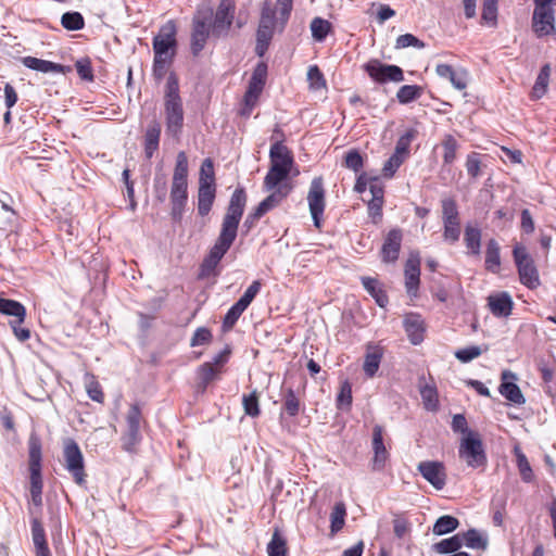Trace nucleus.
<instances>
[{"mask_svg": "<svg viewBox=\"0 0 556 556\" xmlns=\"http://www.w3.org/2000/svg\"><path fill=\"white\" fill-rule=\"evenodd\" d=\"M311 30L313 38L316 41L321 42L331 30V23L321 17H315L311 22Z\"/></svg>", "mask_w": 556, "mask_h": 556, "instance_id": "46", "label": "nucleus"}, {"mask_svg": "<svg viewBox=\"0 0 556 556\" xmlns=\"http://www.w3.org/2000/svg\"><path fill=\"white\" fill-rule=\"evenodd\" d=\"M488 307L495 317L505 318L511 314L514 302L510 294L503 291L488 296Z\"/></svg>", "mask_w": 556, "mask_h": 556, "instance_id": "19", "label": "nucleus"}, {"mask_svg": "<svg viewBox=\"0 0 556 556\" xmlns=\"http://www.w3.org/2000/svg\"><path fill=\"white\" fill-rule=\"evenodd\" d=\"M508 379L516 380L517 377L511 371L505 370L502 374V383L498 388L500 393L508 401L516 405H522L526 402V399L520 390V388L514 382L508 381Z\"/></svg>", "mask_w": 556, "mask_h": 556, "instance_id": "20", "label": "nucleus"}, {"mask_svg": "<svg viewBox=\"0 0 556 556\" xmlns=\"http://www.w3.org/2000/svg\"><path fill=\"white\" fill-rule=\"evenodd\" d=\"M127 431L122 437L123 448L127 452H132L136 445L141 440L140 434V422H141V410L137 404L130 406L127 416Z\"/></svg>", "mask_w": 556, "mask_h": 556, "instance_id": "14", "label": "nucleus"}, {"mask_svg": "<svg viewBox=\"0 0 556 556\" xmlns=\"http://www.w3.org/2000/svg\"><path fill=\"white\" fill-rule=\"evenodd\" d=\"M0 314L13 316L16 319L20 318V321H24L26 308L17 301L0 298Z\"/></svg>", "mask_w": 556, "mask_h": 556, "instance_id": "38", "label": "nucleus"}, {"mask_svg": "<svg viewBox=\"0 0 556 556\" xmlns=\"http://www.w3.org/2000/svg\"><path fill=\"white\" fill-rule=\"evenodd\" d=\"M64 465L78 485L86 483V471L83 453L73 439H66L63 447Z\"/></svg>", "mask_w": 556, "mask_h": 556, "instance_id": "7", "label": "nucleus"}, {"mask_svg": "<svg viewBox=\"0 0 556 556\" xmlns=\"http://www.w3.org/2000/svg\"><path fill=\"white\" fill-rule=\"evenodd\" d=\"M276 25L275 10L268 4L262 9L261 20L257 28L256 53L262 56L267 50L274 35Z\"/></svg>", "mask_w": 556, "mask_h": 556, "instance_id": "12", "label": "nucleus"}, {"mask_svg": "<svg viewBox=\"0 0 556 556\" xmlns=\"http://www.w3.org/2000/svg\"><path fill=\"white\" fill-rule=\"evenodd\" d=\"M213 10H198L192 20V31L190 48L193 55H198L205 47L206 41L212 37Z\"/></svg>", "mask_w": 556, "mask_h": 556, "instance_id": "5", "label": "nucleus"}, {"mask_svg": "<svg viewBox=\"0 0 556 556\" xmlns=\"http://www.w3.org/2000/svg\"><path fill=\"white\" fill-rule=\"evenodd\" d=\"M422 89L416 85H404L396 93L400 103L407 104L421 96Z\"/></svg>", "mask_w": 556, "mask_h": 556, "instance_id": "50", "label": "nucleus"}, {"mask_svg": "<svg viewBox=\"0 0 556 556\" xmlns=\"http://www.w3.org/2000/svg\"><path fill=\"white\" fill-rule=\"evenodd\" d=\"M29 472H41V441L31 434L28 440Z\"/></svg>", "mask_w": 556, "mask_h": 556, "instance_id": "36", "label": "nucleus"}, {"mask_svg": "<svg viewBox=\"0 0 556 556\" xmlns=\"http://www.w3.org/2000/svg\"><path fill=\"white\" fill-rule=\"evenodd\" d=\"M403 233L400 228L391 229L383 241L380 254L384 263H394L399 258Z\"/></svg>", "mask_w": 556, "mask_h": 556, "instance_id": "18", "label": "nucleus"}, {"mask_svg": "<svg viewBox=\"0 0 556 556\" xmlns=\"http://www.w3.org/2000/svg\"><path fill=\"white\" fill-rule=\"evenodd\" d=\"M420 395L428 410H435L438 408V393L434 387L425 384L420 388Z\"/></svg>", "mask_w": 556, "mask_h": 556, "instance_id": "53", "label": "nucleus"}, {"mask_svg": "<svg viewBox=\"0 0 556 556\" xmlns=\"http://www.w3.org/2000/svg\"><path fill=\"white\" fill-rule=\"evenodd\" d=\"M463 545L471 549L485 551L489 545V539L486 534L481 533L476 529H469L466 532H459Z\"/></svg>", "mask_w": 556, "mask_h": 556, "instance_id": "30", "label": "nucleus"}, {"mask_svg": "<svg viewBox=\"0 0 556 556\" xmlns=\"http://www.w3.org/2000/svg\"><path fill=\"white\" fill-rule=\"evenodd\" d=\"M242 406L245 415L255 418L261 414L260 402H258V392L257 390H253L249 394H243L242 396Z\"/></svg>", "mask_w": 556, "mask_h": 556, "instance_id": "45", "label": "nucleus"}, {"mask_svg": "<svg viewBox=\"0 0 556 556\" xmlns=\"http://www.w3.org/2000/svg\"><path fill=\"white\" fill-rule=\"evenodd\" d=\"M267 75V67L265 64H258L252 74V77L249 81L248 89L243 99V108L241 110V115L250 116L253 108L255 106L263 88L265 86Z\"/></svg>", "mask_w": 556, "mask_h": 556, "instance_id": "9", "label": "nucleus"}, {"mask_svg": "<svg viewBox=\"0 0 556 556\" xmlns=\"http://www.w3.org/2000/svg\"><path fill=\"white\" fill-rule=\"evenodd\" d=\"M549 76H551V66L549 64H545L542 66L538 77H536V80H535V84L532 88V98L534 99H540L542 98L546 90H547V86H548V81H549Z\"/></svg>", "mask_w": 556, "mask_h": 556, "instance_id": "39", "label": "nucleus"}, {"mask_svg": "<svg viewBox=\"0 0 556 556\" xmlns=\"http://www.w3.org/2000/svg\"><path fill=\"white\" fill-rule=\"evenodd\" d=\"M291 189V185L285 184L280 185L274 190H270L271 193L257 205L258 213L266 214L268 211L279 205L281 201L290 193Z\"/></svg>", "mask_w": 556, "mask_h": 556, "instance_id": "25", "label": "nucleus"}, {"mask_svg": "<svg viewBox=\"0 0 556 556\" xmlns=\"http://www.w3.org/2000/svg\"><path fill=\"white\" fill-rule=\"evenodd\" d=\"M61 24L68 30H79L84 27V17L78 12H66L61 17Z\"/></svg>", "mask_w": 556, "mask_h": 556, "instance_id": "51", "label": "nucleus"}, {"mask_svg": "<svg viewBox=\"0 0 556 556\" xmlns=\"http://www.w3.org/2000/svg\"><path fill=\"white\" fill-rule=\"evenodd\" d=\"M283 408L290 417L300 413L301 403L292 388L283 390Z\"/></svg>", "mask_w": 556, "mask_h": 556, "instance_id": "47", "label": "nucleus"}, {"mask_svg": "<svg viewBox=\"0 0 556 556\" xmlns=\"http://www.w3.org/2000/svg\"><path fill=\"white\" fill-rule=\"evenodd\" d=\"M481 17L488 24H491V25L496 24V18H497V1L496 0H484Z\"/></svg>", "mask_w": 556, "mask_h": 556, "instance_id": "59", "label": "nucleus"}, {"mask_svg": "<svg viewBox=\"0 0 556 556\" xmlns=\"http://www.w3.org/2000/svg\"><path fill=\"white\" fill-rule=\"evenodd\" d=\"M290 172L278 167L277 165H270L264 178V187L267 191L278 188L280 185H285V180L288 178Z\"/></svg>", "mask_w": 556, "mask_h": 556, "instance_id": "35", "label": "nucleus"}, {"mask_svg": "<svg viewBox=\"0 0 556 556\" xmlns=\"http://www.w3.org/2000/svg\"><path fill=\"white\" fill-rule=\"evenodd\" d=\"M460 538L462 536L459 533H457L448 539L441 540L440 542L433 544V549L439 554L457 552L463 546Z\"/></svg>", "mask_w": 556, "mask_h": 556, "instance_id": "44", "label": "nucleus"}, {"mask_svg": "<svg viewBox=\"0 0 556 556\" xmlns=\"http://www.w3.org/2000/svg\"><path fill=\"white\" fill-rule=\"evenodd\" d=\"M458 453L462 458L466 459L469 467L478 468L486 463L482 441L472 432H468L467 437L462 440Z\"/></svg>", "mask_w": 556, "mask_h": 556, "instance_id": "10", "label": "nucleus"}, {"mask_svg": "<svg viewBox=\"0 0 556 556\" xmlns=\"http://www.w3.org/2000/svg\"><path fill=\"white\" fill-rule=\"evenodd\" d=\"M372 448L375 453L372 459V468L375 470H380L384 466L388 452L383 444V429L379 425H376L372 430Z\"/></svg>", "mask_w": 556, "mask_h": 556, "instance_id": "23", "label": "nucleus"}, {"mask_svg": "<svg viewBox=\"0 0 556 556\" xmlns=\"http://www.w3.org/2000/svg\"><path fill=\"white\" fill-rule=\"evenodd\" d=\"M361 280L364 289L375 299L376 303L380 307H384L388 304V296L379 287V281L371 277H362Z\"/></svg>", "mask_w": 556, "mask_h": 556, "instance_id": "37", "label": "nucleus"}, {"mask_svg": "<svg viewBox=\"0 0 556 556\" xmlns=\"http://www.w3.org/2000/svg\"><path fill=\"white\" fill-rule=\"evenodd\" d=\"M345 507L343 504H337L331 513V531L338 532L344 525Z\"/></svg>", "mask_w": 556, "mask_h": 556, "instance_id": "61", "label": "nucleus"}, {"mask_svg": "<svg viewBox=\"0 0 556 556\" xmlns=\"http://www.w3.org/2000/svg\"><path fill=\"white\" fill-rule=\"evenodd\" d=\"M215 185L214 164L211 159H205L200 167L199 185Z\"/></svg>", "mask_w": 556, "mask_h": 556, "instance_id": "54", "label": "nucleus"}, {"mask_svg": "<svg viewBox=\"0 0 556 556\" xmlns=\"http://www.w3.org/2000/svg\"><path fill=\"white\" fill-rule=\"evenodd\" d=\"M344 165L349 169H352L355 173H357V172H359L362 169V167L364 165V161H363V157H362V155L359 154V152L357 150H350L345 154Z\"/></svg>", "mask_w": 556, "mask_h": 556, "instance_id": "62", "label": "nucleus"}, {"mask_svg": "<svg viewBox=\"0 0 556 556\" xmlns=\"http://www.w3.org/2000/svg\"><path fill=\"white\" fill-rule=\"evenodd\" d=\"M188 157L184 151L178 152L174 168L170 202L172 215L176 218L181 215L188 199Z\"/></svg>", "mask_w": 556, "mask_h": 556, "instance_id": "3", "label": "nucleus"}, {"mask_svg": "<svg viewBox=\"0 0 556 556\" xmlns=\"http://www.w3.org/2000/svg\"><path fill=\"white\" fill-rule=\"evenodd\" d=\"M484 266L488 271L497 274L501 268V247L495 239L486 243Z\"/></svg>", "mask_w": 556, "mask_h": 556, "instance_id": "27", "label": "nucleus"}, {"mask_svg": "<svg viewBox=\"0 0 556 556\" xmlns=\"http://www.w3.org/2000/svg\"><path fill=\"white\" fill-rule=\"evenodd\" d=\"M481 230L471 224L466 225L464 233V242L468 250V254L479 256L481 252Z\"/></svg>", "mask_w": 556, "mask_h": 556, "instance_id": "31", "label": "nucleus"}, {"mask_svg": "<svg viewBox=\"0 0 556 556\" xmlns=\"http://www.w3.org/2000/svg\"><path fill=\"white\" fill-rule=\"evenodd\" d=\"M482 354L480 346L471 345L464 349H459L455 352V357L462 363H469L472 359L479 357Z\"/></svg>", "mask_w": 556, "mask_h": 556, "instance_id": "60", "label": "nucleus"}, {"mask_svg": "<svg viewBox=\"0 0 556 556\" xmlns=\"http://www.w3.org/2000/svg\"><path fill=\"white\" fill-rule=\"evenodd\" d=\"M235 7L231 0H222L212 18V37L218 38L228 33L233 20Z\"/></svg>", "mask_w": 556, "mask_h": 556, "instance_id": "15", "label": "nucleus"}, {"mask_svg": "<svg viewBox=\"0 0 556 556\" xmlns=\"http://www.w3.org/2000/svg\"><path fill=\"white\" fill-rule=\"evenodd\" d=\"M220 374H222L220 370L218 368H215L214 364H212V363L202 364L197 370L198 389L201 392H204L206 390V388L208 387V384L212 381H214L215 379H217Z\"/></svg>", "mask_w": 556, "mask_h": 556, "instance_id": "33", "label": "nucleus"}, {"mask_svg": "<svg viewBox=\"0 0 556 556\" xmlns=\"http://www.w3.org/2000/svg\"><path fill=\"white\" fill-rule=\"evenodd\" d=\"M352 404V389L349 382L341 386L340 393L337 396V406L340 409L350 408Z\"/></svg>", "mask_w": 556, "mask_h": 556, "instance_id": "64", "label": "nucleus"}, {"mask_svg": "<svg viewBox=\"0 0 556 556\" xmlns=\"http://www.w3.org/2000/svg\"><path fill=\"white\" fill-rule=\"evenodd\" d=\"M215 185H199L198 212L201 216H205L210 213L213 202L215 200Z\"/></svg>", "mask_w": 556, "mask_h": 556, "instance_id": "26", "label": "nucleus"}, {"mask_svg": "<svg viewBox=\"0 0 556 556\" xmlns=\"http://www.w3.org/2000/svg\"><path fill=\"white\" fill-rule=\"evenodd\" d=\"M22 63L27 68L41 73H64L63 65L35 56H25L22 59Z\"/></svg>", "mask_w": 556, "mask_h": 556, "instance_id": "28", "label": "nucleus"}, {"mask_svg": "<svg viewBox=\"0 0 556 556\" xmlns=\"http://www.w3.org/2000/svg\"><path fill=\"white\" fill-rule=\"evenodd\" d=\"M164 113L167 134L178 137L184 126V108L178 78L174 73L169 74L165 86Z\"/></svg>", "mask_w": 556, "mask_h": 556, "instance_id": "2", "label": "nucleus"}, {"mask_svg": "<svg viewBox=\"0 0 556 556\" xmlns=\"http://www.w3.org/2000/svg\"><path fill=\"white\" fill-rule=\"evenodd\" d=\"M459 526L457 518L451 515H444L437 519L433 525L432 531L435 535H444L453 532Z\"/></svg>", "mask_w": 556, "mask_h": 556, "instance_id": "40", "label": "nucleus"}, {"mask_svg": "<svg viewBox=\"0 0 556 556\" xmlns=\"http://www.w3.org/2000/svg\"><path fill=\"white\" fill-rule=\"evenodd\" d=\"M30 498L35 506L42 505V476L41 472H29Z\"/></svg>", "mask_w": 556, "mask_h": 556, "instance_id": "43", "label": "nucleus"}, {"mask_svg": "<svg viewBox=\"0 0 556 556\" xmlns=\"http://www.w3.org/2000/svg\"><path fill=\"white\" fill-rule=\"evenodd\" d=\"M382 350L379 346H369L365 356L363 369L367 377L372 378L379 369L382 359Z\"/></svg>", "mask_w": 556, "mask_h": 556, "instance_id": "34", "label": "nucleus"}, {"mask_svg": "<svg viewBox=\"0 0 556 556\" xmlns=\"http://www.w3.org/2000/svg\"><path fill=\"white\" fill-rule=\"evenodd\" d=\"M364 70L372 80L379 84L387 81L400 83L404 80V74L400 66L383 64L377 59L369 60L364 65Z\"/></svg>", "mask_w": 556, "mask_h": 556, "instance_id": "11", "label": "nucleus"}, {"mask_svg": "<svg viewBox=\"0 0 556 556\" xmlns=\"http://www.w3.org/2000/svg\"><path fill=\"white\" fill-rule=\"evenodd\" d=\"M442 206V220L459 219V212L456 201L452 198H446L441 201Z\"/></svg>", "mask_w": 556, "mask_h": 556, "instance_id": "55", "label": "nucleus"}, {"mask_svg": "<svg viewBox=\"0 0 556 556\" xmlns=\"http://www.w3.org/2000/svg\"><path fill=\"white\" fill-rule=\"evenodd\" d=\"M515 454L517 458V466L522 480L525 482H531L533 479V471L526 455L518 447L515 448Z\"/></svg>", "mask_w": 556, "mask_h": 556, "instance_id": "52", "label": "nucleus"}, {"mask_svg": "<svg viewBox=\"0 0 556 556\" xmlns=\"http://www.w3.org/2000/svg\"><path fill=\"white\" fill-rule=\"evenodd\" d=\"M513 256L520 282L529 289H536L540 286L539 271L526 247L517 243L513 249Z\"/></svg>", "mask_w": 556, "mask_h": 556, "instance_id": "6", "label": "nucleus"}, {"mask_svg": "<svg viewBox=\"0 0 556 556\" xmlns=\"http://www.w3.org/2000/svg\"><path fill=\"white\" fill-rule=\"evenodd\" d=\"M404 162L403 155L392 154L384 163L382 173L384 177L391 178Z\"/></svg>", "mask_w": 556, "mask_h": 556, "instance_id": "63", "label": "nucleus"}, {"mask_svg": "<svg viewBox=\"0 0 556 556\" xmlns=\"http://www.w3.org/2000/svg\"><path fill=\"white\" fill-rule=\"evenodd\" d=\"M213 340L211 330L206 327H199L195 329L193 336L190 339V346H200L210 344Z\"/></svg>", "mask_w": 556, "mask_h": 556, "instance_id": "56", "label": "nucleus"}, {"mask_svg": "<svg viewBox=\"0 0 556 556\" xmlns=\"http://www.w3.org/2000/svg\"><path fill=\"white\" fill-rule=\"evenodd\" d=\"M307 80L311 89L318 90L326 87V80L318 66H309L307 71Z\"/></svg>", "mask_w": 556, "mask_h": 556, "instance_id": "57", "label": "nucleus"}, {"mask_svg": "<svg viewBox=\"0 0 556 556\" xmlns=\"http://www.w3.org/2000/svg\"><path fill=\"white\" fill-rule=\"evenodd\" d=\"M420 475L437 490H442L446 483L444 465L440 462L426 460L418 464Z\"/></svg>", "mask_w": 556, "mask_h": 556, "instance_id": "16", "label": "nucleus"}, {"mask_svg": "<svg viewBox=\"0 0 556 556\" xmlns=\"http://www.w3.org/2000/svg\"><path fill=\"white\" fill-rule=\"evenodd\" d=\"M443 222V239L454 244L459 240L460 237V220H442Z\"/></svg>", "mask_w": 556, "mask_h": 556, "instance_id": "49", "label": "nucleus"}, {"mask_svg": "<svg viewBox=\"0 0 556 556\" xmlns=\"http://www.w3.org/2000/svg\"><path fill=\"white\" fill-rule=\"evenodd\" d=\"M437 74L445 79H448L454 88L457 90H465L468 85V72L466 70H454L447 64H438L435 67Z\"/></svg>", "mask_w": 556, "mask_h": 556, "instance_id": "21", "label": "nucleus"}, {"mask_svg": "<svg viewBox=\"0 0 556 556\" xmlns=\"http://www.w3.org/2000/svg\"><path fill=\"white\" fill-rule=\"evenodd\" d=\"M425 42L419 40L413 34H404L396 38L395 49H405L408 47H414L416 49L425 48Z\"/></svg>", "mask_w": 556, "mask_h": 556, "instance_id": "58", "label": "nucleus"}, {"mask_svg": "<svg viewBox=\"0 0 556 556\" xmlns=\"http://www.w3.org/2000/svg\"><path fill=\"white\" fill-rule=\"evenodd\" d=\"M31 536L36 547V556H51L46 541L45 529L38 519H33L31 521Z\"/></svg>", "mask_w": 556, "mask_h": 556, "instance_id": "32", "label": "nucleus"}, {"mask_svg": "<svg viewBox=\"0 0 556 556\" xmlns=\"http://www.w3.org/2000/svg\"><path fill=\"white\" fill-rule=\"evenodd\" d=\"M85 387L88 393V396L98 403H102L104 401V394L102 392L100 383L97 381L96 377L91 374L85 375Z\"/></svg>", "mask_w": 556, "mask_h": 556, "instance_id": "48", "label": "nucleus"}, {"mask_svg": "<svg viewBox=\"0 0 556 556\" xmlns=\"http://www.w3.org/2000/svg\"><path fill=\"white\" fill-rule=\"evenodd\" d=\"M443 165H451L456 160V152L459 148L457 140L452 135H445L442 140Z\"/></svg>", "mask_w": 556, "mask_h": 556, "instance_id": "41", "label": "nucleus"}, {"mask_svg": "<svg viewBox=\"0 0 556 556\" xmlns=\"http://www.w3.org/2000/svg\"><path fill=\"white\" fill-rule=\"evenodd\" d=\"M160 136V123L156 121L151 122L144 135V153L148 159H151L154 152L159 149Z\"/></svg>", "mask_w": 556, "mask_h": 556, "instance_id": "29", "label": "nucleus"}, {"mask_svg": "<svg viewBox=\"0 0 556 556\" xmlns=\"http://www.w3.org/2000/svg\"><path fill=\"white\" fill-rule=\"evenodd\" d=\"M245 204V190L242 187L237 188L231 194L227 212L223 218L219 236L201 265L204 275H208L216 268L236 240Z\"/></svg>", "mask_w": 556, "mask_h": 556, "instance_id": "1", "label": "nucleus"}, {"mask_svg": "<svg viewBox=\"0 0 556 556\" xmlns=\"http://www.w3.org/2000/svg\"><path fill=\"white\" fill-rule=\"evenodd\" d=\"M403 324L409 341L414 345L421 343L425 333V323L421 316L414 313L408 314L405 316Z\"/></svg>", "mask_w": 556, "mask_h": 556, "instance_id": "22", "label": "nucleus"}, {"mask_svg": "<svg viewBox=\"0 0 556 556\" xmlns=\"http://www.w3.org/2000/svg\"><path fill=\"white\" fill-rule=\"evenodd\" d=\"M288 552L287 541L280 534L279 530L276 529L271 535V539L267 545L268 556H286Z\"/></svg>", "mask_w": 556, "mask_h": 556, "instance_id": "42", "label": "nucleus"}, {"mask_svg": "<svg viewBox=\"0 0 556 556\" xmlns=\"http://www.w3.org/2000/svg\"><path fill=\"white\" fill-rule=\"evenodd\" d=\"M177 28L174 21H168L161 26L153 38V51L155 59L172 60L175 55Z\"/></svg>", "mask_w": 556, "mask_h": 556, "instance_id": "8", "label": "nucleus"}, {"mask_svg": "<svg viewBox=\"0 0 556 556\" xmlns=\"http://www.w3.org/2000/svg\"><path fill=\"white\" fill-rule=\"evenodd\" d=\"M405 287L410 296H416L420 283V255L412 252L405 263Z\"/></svg>", "mask_w": 556, "mask_h": 556, "instance_id": "17", "label": "nucleus"}, {"mask_svg": "<svg viewBox=\"0 0 556 556\" xmlns=\"http://www.w3.org/2000/svg\"><path fill=\"white\" fill-rule=\"evenodd\" d=\"M532 30L541 38L555 33L556 0H533Z\"/></svg>", "mask_w": 556, "mask_h": 556, "instance_id": "4", "label": "nucleus"}, {"mask_svg": "<svg viewBox=\"0 0 556 556\" xmlns=\"http://www.w3.org/2000/svg\"><path fill=\"white\" fill-rule=\"evenodd\" d=\"M307 202L314 220V226L319 229L321 227V217L326 205L324 181L321 177H315L312 180L307 194Z\"/></svg>", "mask_w": 556, "mask_h": 556, "instance_id": "13", "label": "nucleus"}, {"mask_svg": "<svg viewBox=\"0 0 556 556\" xmlns=\"http://www.w3.org/2000/svg\"><path fill=\"white\" fill-rule=\"evenodd\" d=\"M270 165H277L280 168L291 172L293 166V156L290 150L280 141L275 142L269 151Z\"/></svg>", "mask_w": 556, "mask_h": 556, "instance_id": "24", "label": "nucleus"}]
</instances>
